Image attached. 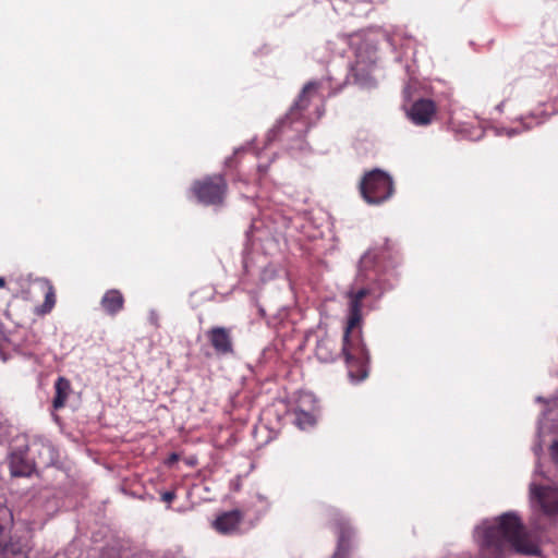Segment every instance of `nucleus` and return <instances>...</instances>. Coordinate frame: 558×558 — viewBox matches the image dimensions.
I'll return each instance as SVG.
<instances>
[{
	"label": "nucleus",
	"instance_id": "2eb2a0df",
	"mask_svg": "<svg viewBox=\"0 0 558 558\" xmlns=\"http://www.w3.org/2000/svg\"><path fill=\"white\" fill-rule=\"evenodd\" d=\"M315 355L323 363L333 362L337 359L335 343L327 338L318 340L315 348Z\"/></svg>",
	"mask_w": 558,
	"mask_h": 558
},
{
	"label": "nucleus",
	"instance_id": "20e7f679",
	"mask_svg": "<svg viewBox=\"0 0 558 558\" xmlns=\"http://www.w3.org/2000/svg\"><path fill=\"white\" fill-rule=\"evenodd\" d=\"M23 442L35 462V469H45L53 465L58 460V451L54 446L46 438L35 436L31 440L22 436Z\"/></svg>",
	"mask_w": 558,
	"mask_h": 558
},
{
	"label": "nucleus",
	"instance_id": "412c9836",
	"mask_svg": "<svg viewBox=\"0 0 558 558\" xmlns=\"http://www.w3.org/2000/svg\"><path fill=\"white\" fill-rule=\"evenodd\" d=\"M550 454L555 463L558 464V440H555L550 446Z\"/></svg>",
	"mask_w": 558,
	"mask_h": 558
},
{
	"label": "nucleus",
	"instance_id": "1a4fd4ad",
	"mask_svg": "<svg viewBox=\"0 0 558 558\" xmlns=\"http://www.w3.org/2000/svg\"><path fill=\"white\" fill-rule=\"evenodd\" d=\"M435 113V102L430 99L421 98L413 102L408 111V117L416 125H427L432 122Z\"/></svg>",
	"mask_w": 558,
	"mask_h": 558
},
{
	"label": "nucleus",
	"instance_id": "bb28decb",
	"mask_svg": "<svg viewBox=\"0 0 558 558\" xmlns=\"http://www.w3.org/2000/svg\"><path fill=\"white\" fill-rule=\"evenodd\" d=\"M5 286V279L3 277H0V288H3Z\"/></svg>",
	"mask_w": 558,
	"mask_h": 558
},
{
	"label": "nucleus",
	"instance_id": "a878e982",
	"mask_svg": "<svg viewBox=\"0 0 558 558\" xmlns=\"http://www.w3.org/2000/svg\"><path fill=\"white\" fill-rule=\"evenodd\" d=\"M232 162H233V157H229V158H227V159H226V165H227L228 167H231V166H232Z\"/></svg>",
	"mask_w": 558,
	"mask_h": 558
},
{
	"label": "nucleus",
	"instance_id": "7ed1b4c3",
	"mask_svg": "<svg viewBox=\"0 0 558 558\" xmlns=\"http://www.w3.org/2000/svg\"><path fill=\"white\" fill-rule=\"evenodd\" d=\"M227 182L221 174H214L195 181L193 192L203 205H221L227 193Z\"/></svg>",
	"mask_w": 558,
	"mask_h": 558
},
{
	"label": "nucleus",
	"instance_id": "c756f323",
	"mask_svg": "<svg viewBox=\"0 0 558 558\" xmlns=\"http://www.w3.org/2000/svg\"><path fill=\"white\" fill-rule=\"evenodd\" d=\"M0 355H1L2 361H4V362H5V361H7V356H5V354H2V353L0 352Z\"/></svg>",
	"mask_w": 558,
	"mask_h": 558
},
{
	"label": "nucleus",
	"instance_id": "4be33fe9",
	"mask_svg": "<svg viewBox=\"0 0 558 558\" xmlns=\"http://www.w3.org/2000/svg\"><path fill=\"white\" fill-rule=\"evenodd\" d=\"M54 304V294L50 291L46 294L45 299V306H48V310H50Z\"/></svg>",
	"mask_w": 558,
	"mask_h": 558
},
{
	"label": "nucleus",
	"instance_id": "5701e85b",
	"mask_svg": "<svg viewBox=\"0 0 558 558\" xmlns=\"http://www.w3.org/2000/svg\"><path fill=\"white\" fill-rule=\"evenodd\" d=\"M179 460V454L175 452H172L168 459L166 460V464L168 466H171L173 463H175Z\"/></svg>",
	"mask_w": 558,
	"mask_h": 558
},
{
	"label": "nucleus",
	"instance_id": "393cba45",
	"mask_svg": "<svg viewBox=\"0 0 558 558\" xmlns=\"http://www.w3.org/2000/svg\"><path fill=\"white\" fill-rule=\"evenodd\" d=\"M518 133H519L518 129H514V128H512V129H508V130H507V135H508L509 137L514 136V135H517Z\"/></svg>",
	"mask_w": 558,
	"mask_h": 558
},
{
	"label": "nucleus",
	"instance_id": "6ab92c4d",
	"mask_svg": "<svg viewBox=\"0 0 558 558\" xmlns=\"http://www.w3.org/2000/svg\"><path fill=\"white\" fill-rule=\"evenodd\" d=\"M314 416L311 413L300 411L296 412L295 414V423L302 429H304L307 426L314 425Z\"/></svg>",
	"mask_w": 558,
	"mask_h": 558
},
{
	"label": "nucleus",
	"instance_id": "f8f14e48",
	"mask_svg": "<svg viewBox=\"0 0 558 558\" xmlns=\"http://www.w3.org/2000/svg\"><path fill=\"white\" fill-rule=\"evenodd\" d=\"M241 520L242 513L239 510H231L219 514L213 522V526L221 534H229L239 527Z\"/></svg>",
	"mask_w": 558,
	"mask_h": 558
},
{
	"label": "nucleus",
	"instance_id": "4468645a",
	"mask_svg": "<svg viewBox=\"0 0 558 558\" xmlns=\"http://www.w3.org/2000/svg\"><path fill=\"white\" fill-rule=\"evenodd\" d=\"M56 395L52 400L54 410H59L65 405L69 392L71 390L70 381L64 377H59L54 383Z\"/></svg>",
	"mask_w": 558,
	"mask_h": 558
},
{
	"label": "nucleus",
	"instance_id": "aec40b11",
	"mask_svg": "<svg viewBox=\"0 0 558 558\" xmlns=\"http://www.w3.org/2000/svg\"><path fill=\"white\" fill-rule=\"evenodd\" d=\"M177 495L174 490H167L161 494V500L165 502H171L175 499Z\"/></svg>",
	"mask_w": 558,
	"mask_h": 558
},
{
	"label": "nucleus",
	"instance_id": "423d86ee",
	"mask_svg": "<svg viewBox=\"0 0 558 558\" xmlns=\"http://www.w3.org/2000/svg\"><path fill=\"white\" fill-rule=\"evenodd\" d=\"M10 471L13 476H31L35 471V462L31 458L22 437L15 439V445L9 456Z\"/></svg>",
	"mask_w": 558,
	"mask_h": 558
},
{
	"label": "nucleus",
	"instance_id": "ddd939ff",
	"mask_svg": "<svg viewBox=\"0 0 558 558\" xmlns=\"http://www.w3.org/2000/svg\"><path fill=\"white\" fill-rule=\"evenodd\" d=\"M100 304L107 314L113 316L123 308L124 298L119 290L111 289L104 294Z\"/></svg>",
	"mask_w": 558,
	"mask_h": 558
},
{
	"label": "nucleus",
	"instance_id": "f3484780",
	"mask_svg": "<svg viewBox=\"0 0 558 558\" xmlns=\"http://www.w3.org/2000/svg\"><path fill=\"white\" fill-rule=\"evenodd\" d=\"M351 537V530L345 525H340L338 535L337 549L331 558H347L349 554V541Z\"/></svg>",
	"mask_w": 558,
	"mask_h": 558
},
{
	"label": "nucleus",
	"instance_id": "39448f33",
	"mask_svg": "<svg viewBox=\"0 0 558 558\" xmlns=\"http://www.w3.org/2000/svg\"><path fill=\"white\" fill-rule=\"evenodd\" d=\"M317 84L315 82H308L302 88L298 99L293 102L290 108V111L278 121V123L269 131L268 140L272 141L279 137L284 133L286 126L296 120L304 109H306L310 105L308 94L315 90Z\"/></svg>",
	"mask_w": 558,
	"mask_h": 558
},
{
	"label": "nucleus",
	"instance_id": "dca6fc26",
	"mask_svg": "<svg viewBox=\"0 0 558 558\" xmlns=\"http://www.w3.org/2000/svg\"><path fill=\"white\" fill-rule=\"evenodd\" d=\"M0 558H28L26 542L11 541L7 547L0 548Z\"/></svg>",
	"mask_w": 558,
	"mask_h": 558
},
{
	"label": "nucleus",
	"instance_id": "f03ea898",
	"mask_svg": "<svg viewBox=\"0 0 558 558\" xmlns=\"http://www.w3.org/2000/svg\"><path fill=\"white\" fill-rule=\"evenodd\" d=\"M360 191L367 204L380 205L392 196L393 181L387 172L374 169L363 177Z\"/></svg>",
	"mask_w": 558,
	"mask_h": 558
},
{
	"label": "nucleus",
	"instance_id": "6e6552de",
	"mask_svg": "<svg viewBox=\"0 0 558 558\" xmlns=\"http://www.w3.org/2000/svg\"><path fill=\"white\" fill-rule=\"evenodd\" d=\"M530 496L532 501H537L545 513L555 514L558 512V489L531 483Z\"/></svg>",
	"mask_w": 558,
	"mask_h": 558
},
{
	"label": "nucleus",
	"instance_id": "9d476101",
	"mask_svg": "<svg viewBox=\"0 0 558 558\" xmlns=\"http://www.w3.org/2000/svg\"><path fill=\"white\" fill-rule=\"evenodd\" d=\"M207 338L216 353L220 355H228L233 353L232 337L230 330L226 327H213L208 330Z\"/></svg>",
	"mask_w": 558,
	"mask_h": 558
},
{
	"label": "nucleus",
	"instance_id": "9b49d317",
	"mask_svg": "<svg viewBox=\"0 0 558 558\" xmlns=\"http://www.w3.org/2000/svg\"><path fill=\"white\" fill-rule=\"evenodd\" d=\"M14 518L12 510L0 502V548L7 547L11 541H22L20 537L12 535Z\"/></svg>",
	"mask_w": 558,
	"mask_h": 558
},
{
	"label": "nucleus",
	"instance_id": "c85d7f7f",
	"mask_svg": "<svg viewBox=\"0 0 558 558\" xmlns=\"http://www.w3.org/2000/svg\"><path fill=\"white\" fill-rule=\"evenodd\" d=\"M405 97H408V93H409V87H405L404 90H403Z\"/></svg>",
	"mask_w": 558,
	"mask_h": 558
},
{
	"label": "nucleus",
	"instance_id": "0eeeda50",
	"mask_svg": "<svg viewBox=\"0 0 558 558\" xmlns=\"http://www.w3.org/2000/svg\"><path fill=\"white\" fill-rule=\"evenodd\" d=\"M383 268L379 254L375 250L366 251L360 258L355 276L356 283L381 282Z\"/></svg>",
	"mask_w": 558,
	"mask_h": 558
},
{
	"label": "nucleus",
	"instance_id": "a211bd4d",
	"mask_svg": "<svg viewBox=\"0 0 558 558\" xmlns=\"http://www.w3.org/2000/svg\"><path fill=\"white\" fill-rule=\"evenodd\" d=\"M353 82L361 87L371 88L375 86V81L371 74L359 65L352 68Z\"/></svg>",
	"mask_w": 558,
	"mask_h": 558
},
{
	"label": "nucleus",
	"instance_id": "f257e3e1",
	"mask_svg": "<svg viewBox=\"0 0 558 558\" xmlns=\"http://www.w3.org/2000/svg\"><path fill=\"white\" fill-rule=\"evenodd\" d=\"M381 282L356 283L347 292L349 299L348 322L342 338L341 354L348 368V377L351 383L359 384L368 377L369 372V351L362 338L361 330L354 331L362 322V301L371 295L379 299L383 294L380 290L376 294V287Z\"/></svg>",
	"mask_w": 558,
	"mask_h": 558
},
{
	"label": "nucleus",
	"instance_id": "cd10ccee",
	"mask_svg": "<svg viewBox=\"0 0 558 558\" xmlns=\"http://www.w3.org/2000/svg\"><path fill=\"white\" fill-rule=\"evenodd\" d=\"M4 336L3 325L0 323V339Z\"/></svg>",
	"mask_w": 558,
	"mask_h": 558
},
{
	"label": "nucleus",
	"instance_id": "b1692460",
	"mask_svg": "<svg viewBox=\"0 0 558 558\" xmlns=\"http://www.w3.org/2000/svg\"><path fill=\"white\" fill-rule=\"evenodd\" d=\"M149 320L156 327L158 326V314L156 313V311H150V313H149Z\"/></svg>",
	"mask_w": 558,
	"mask_h": 558
}]
</instances>
